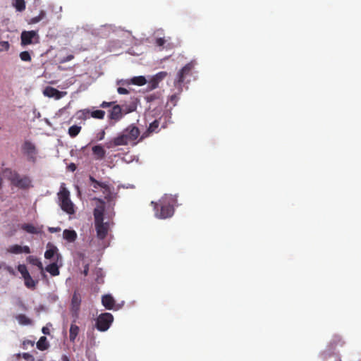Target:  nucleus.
<instances>
[{"label":"nucleus","mask_w":361,"mask_h":361,"mask_svg":"<svg viewBox=\"0 0 361 361\" xmlns=\"http://www.w3.org/2000/svg\"><path fill=\"white\" fill-rule=\"evenodd\" d=\"M137 103L138 100L136 97H130L128 102H125L122 105H114L109 113H122V111L126 113H132L136 111Z\"/></svg>","instance_id":"1"},{"label":"nucleus","mask_w":361,"mask_h":361,"mask_svg":"<svg viewBox=\"0 0 361 361\" xmlns=\"http://www.w3.org/2000/svg\"><path fill=\"white\" fill-rule=\"evenodd\" d=\"M193 68L194 64L192 62H190L183 66L177 74L175 85L176 86H181L185 82V78L192 75V71Z\"/></svg>","instance_id":"2"},{"label":"nucleus","mask_w":361,"mask_h":361,"mask_svg":"<svg viewBox=\"0 0 361 361\" xmlns=\"http://www.w3.org/2000/svg\"><path fill=\"white\" fill-rule=\"evenodd\" d=\"M43 94L46 97H54L56 99H59L66 94V92H61L54 87L48 86L44 90Z\"/></svg>","instance_id":"3"},{"label":"nucleus","mask_w":361,"mask_h":361,"mask_svg":"<svg viewBox=\"0 0 361 361\" xmlns=\"http://www.w3.org/2000/svg\"><path fill=\"white\" fill-rule=\"evenodd\" d=\"M36 35V31H23L21 33V44L23 45H27L32 44V40Z\"/></svg>","instance_id":"4"},{"label":"nucleus","mask_w":361,"mask_h":361,"mask_svg":"<svg viewBox=\"0 0 361 361\" xmlns=\"http://www.w3.org/2000/svg\"><path fill=\"white\" fill-rule=\"evenodd\" d=\"M147 80L144 76H135L132 78L130 81L126 82L127 84H133L137 86H142L145 85Z\"/></svg>","instance_id":"5"},{"label":"nucleus","mask_w":361,"mask_h":361,"mask_svg":"<svg viewBox=\"0 0 361 361\" xmlns=\"http://www.w3.org/2000/svg\"><path fill=\"white\" fill-rule=\"evenodd\" d=\"M13 4L18 11H23L25 8V3L24 0H13Z\"/></svg>","instance_id":"6"},{"label":"nucleus","mask_w":361,"mask_h":361,"mask_svg":"<svg viewBox=\"0 0 361 361\" xmlns=\"http://www.w3.org/2000/svg\"><path fill=\"white\" fill-rule=\"evenodd\" d=\"M45 12L44 11H41L37 16L33 17L30 19V23L35 24L39 22L45 17Z\"/></svg>","instance_id":"7"},{"label":"nucleus","mask_w":361,"mask_h":361,"mask_svg":"<svg viewBox=\"0 0 361 361\" xmlns=\"http://www.w3.org/2000/svg\"><path fill=\"white\" fill-rule=\"evenodd\" d=\"M20 58L23 61H30L31 56L28 51H24L20 54Z\"/></svg>","instance_id":"8"},{"label":"nucleus","mask_w":361,"mask_h":361,"mask_svg":"<svg viewBox=\"0 0 361 361\" xmlns=\"http://www.w3.org/2000/svg\"><path fill=\"white\" fill-rule=\"evenodd\" d=\"M10 48V44L7 41L0 42V52L8 51Z\"/></svg>","instance_id":"9"},{"label":"nucleus","mask_w":361,"mask_h":361,"mask_svg":"<svg viewBox=\"0 0 361 361\" xmlns=\"http://www.w3.org/2000/svg\"><path fill=\"white\" fill-rule=\"evenodd\" d=\"M167 75V73L164 71H161L158 73L154 78L157 79L159 82L161 81Z\"/></svg>","instance_id":"10"},{"label":"nucleus","mask_w":361,"mask_h":361,"mask_svg":"<svg viewBox=\"0 0 361 361\" xmlns=\"http://www.w3.org/2000/svg\"><path fill=\"white\" fill-rule=\"evenodd\" d=\"M166 42V40L164 37L157 38L155 40V44L156 46L161 47L165 44Z\"/></svg>","instance_id":"11"},{"label":"nucleus","mask_w":361,"mask_h":361,"mask_svg":"<svg viewBox=\"0 0 361 361\" xmlns=\"http://www.w3.org/2000/svg\"><path fill=\"white\" fill-rule=\"evenodd\" d=\"M159 81L155 78H153L149 82L151 89H155L158 87Z\"/></svg>","instance_id":"12"},{"label":"nucleus","mask_w":361,"mask_h":361,"mask_svg":"<svg viewBox=\"0 0 361 361\" xmlns=\"http://www.w3.org/2000/svg\"><path fill=\"white\" fill-rule=\"evenodd\" d=\"M117 91L119 94H128V90L124 87H119L118 89H117Z\"/></svg>","instance_id":"13"},{"label":"nucleus","mask_w":361,"mask_h":361,"mask_svg":"<svg viewBox=\"0 0 361 361\" xmlns=\"http://www.w3.org/2000/svg\"><path fill=\"white\" fill-rule=\"evenodd\" d=\"M78 113H90V111L89 110H80L78 111ZM91 113L97 114V113H105V112L102 110H95V111H91Z\"/></svg>","instance_id":"14"},{"label":"nucleus","mask_w":361,"mask_h":361,"mask_svg":"<svg viewBox=\"0 0 361 361\" xmlns=\"http://www.w3.org/2000/svg\"><path fill=\"white\" fill-rule=\"evenodd\" d=\"M74 58V56L72 54L68 55L63 59L61 60V62L65 63L71 61Z\"/></svg>","instance_id":"15"},{"label":"nucleus","mask_w":361,"mask_h":361,"mask_svg":"<svg viewBox=\"0 0 361 361\" xmlns=\"http://www.w3.org/2000/svg\"><path fill=\"white\" fill-rule=\"evenodd\" d=\"M114 104V102H104L102 104H101V106L102 108H106V107H109L110 106L111 104Z\"/></svg>","instance_id":"16"}]
</instances>
